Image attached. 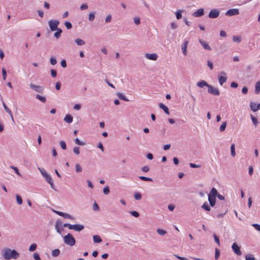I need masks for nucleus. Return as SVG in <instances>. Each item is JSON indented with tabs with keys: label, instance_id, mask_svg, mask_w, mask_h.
Here are the masks:
<instances>
[{
	"label": "nucleus",
	"instance_id": "1",
	"mask_svg": "<svg viewBox=\"0 0 260 260\" xmlns=\"http://www.w3.org/2000/svg\"><path fill=\"white\" fill-rule=\"evenodd\" d=\"M3 252V256L6 260L16 259L19 257V253L15 249L12 250L9 248H5Z\"/></svg>",
	"mask_w": 260,
	"mask_h": 260
},
{
	"label": "nucleus",
	"instance_id": "2",
	"mask_svg": "<svg viewBox=\"0 0 260 260\" xmlns=\"http://www.w3.org/2000/svg\"><path fill=\"white\" fill-rule=\"evenodd\" d=\"M197 86L200 88H203L204 86L208 87V92L209 93L214 95H219L220 94L218 88H215L211 85H209L205 80H201L197 82Z\"/></svg>",
	"mask_w": 260,
	"mask_h": 260
},
{
	"label": "nucleus",
	"instance_id": "3",
	"mask_svg": "<svg viewBox=\"0 0 260 260\" xmlns=\"http://www.w3.org/2000/svg\"><path fill=\"white\" fill-rule=\"evenodd\" d=\"M38 169L40 171L42 175L45 178L46 181L50 185L52 189H55L53 181L52 180L51 177L49 174H48L43 169H41L39 168Z\"/></svg>",
	"mask_w": 260,
	"mask_h": 260
},
{
	"label": "nucleus",
	"instance_id": "4",
	"mask_svg": "<svg viewBox=\"0 0 260 260\" xmlns=\"http://www.w3.org/2000/svg\"><path fill=\"white\" fill-rule=\"evenodd\" d=\"M64 242L70 246H74L76 243V240L71 234H68L63 237Z\"/></svg>",
	"mask_w": 260,
	"mask_h": 260
},
{
	"label": "nucleus",
	"instance_id": "5",
	"mask_svg": "<svg viewBox=\"0 0 260 260\" xmlns=\"http://www.w3.org/2000/svg\"><path fill=\"white\" fill-rule=\"evenodd\" d=\"M59 24V21L57 20H50L48 21V25L49 26L50 29L52 31H55L56 29L58 28V25Z\"/></svg>",
	"mask_w": 260,
	"mask_h": 260
},
{
	"label": "nucleus",
	"instance_id": "6",
	"mask_svg": "<svg viewBox=\"0 0 260 260\" xmlns=\"http://www.w3.org/2000/svg\"><path fill=\"white\" fill-rule=\"evenodd\" d=\"M226 76V74L223 71L219 73L218 76V80L220 85L222 86L223 84L226 81L227 77Z\"/></svg>",
	"mask_w": 260,
	"mask_h": 260
},
{
	"label": "nucleus",
	"instance_id": "7",
	"mask_svg": "<svg viewBox=\"0 0 260 260\" xmlns=\"http://www.w3.org/2000/svg\"><path fill=\"white\" fill-rule=\"evenodd\" d=\"M220 14V11L216 9H212L208 15V17L210 18L214 19L217 18Z\"/></svg>",
	"mask_w": 260,
	"mask_h": 260
},
{
	"label": "nucleus",
	"instance_id": "8",
	"mask_svg": "<svg viewBox=\"0 0 260 260\" xmlns=\"http://www.w3.org/2000/svg\"><path fill=\"white\" fill-rule=\"evenodd\" d=\"M240 246H239L237 243H234L232 245V249L233 252L238 255H241L242 254V252L240 250Z\"/></svg>",
	"mask_w": 260,
	"mask_h": 260
},
{
	"label": "nucleus",
	"instance_id": "9",
	"mask_svg": "<svg viewBox=\"0 0 260 260\" xmlns=\"http://www.w3.org/2000/svg\"><path fill=\"white\" fill-rule=\"evenodd\" d=\"M29 86L31 89L37 92L42 93L44 91V87L41 86L36 85L32 83H30Z\"/></svg>",
	"mask_w": 260,
	"mask_h": 260
},
{
	"label": "nucleus",
	"instance_id": "10",
	"mask_svg": "<svg viewBox=\"0 0 260 260\" xmlns=\"http://www.w3.org/2000/svg\"><path fill=\"white\" fill-rule=\"evenodd\" d=\"M239 14V10L238 9H231L225 12V15L228 16H232Z\"/></svg>",
	"mask_w": 260,
	"mask_h": 260
},
{
	"label": "nucleus",
	"instance_id": "11",
	"mask_svg": "<svg viewBox=\"0 0 260 260\" xmlns=\"http://www.w3.org/2000/svg\"><path fill=\"white\" fill-rule=\"evenodd\" d=\"M62 222L60 220H57L56 221L55 225V228L56 230V232L59 234H61V232L64 230V229L61 228Z\"/></svg>",
	"mask_w": 260,
	"mask_h": 260
},
{
	"label": "nucleus",
	"instance_id": "12",
	"mask_svg": "<svg viewBox=\"0 0 260 260\" xmlns=\"http://www.w3.org/2000/svg\"><path fill=\"white\" fill-rule=\"evenodd\" d=\"M204 14V10L203 8L198 9L192 13V16L196 17H199L203 16Z\"/></svg>",
	"mask_w": 260,
	"mask_h": 260
},
{
	"label": "nucleus",
	"instance_id": "13",
	"mask_svg": "<svg viewBox=\"0 0 260 260\" xmlns=\"http://www.w3.org/2000/svg\"><path fill=\"white\" fill-rule=\"evenodd\" d=\"M199 42L200 43L201 45L203 46V47L207 50H211V48L210 47V46L208 44V43L204 40H202V39H199Z\"/></svg>",
	"mask_w": 260,
	"mask_h": 260
},
{
	"label": "nucleus",
	"instance_id": "14",
	"mask_svg": "<svg viewBox=\"0 0 260 260\" xmlns=\"http://www.w3.org/2000/svg\"><path fill=\"white\" fill-rule=\"evenodd\" d=\"M145 56L146 58L148 59L152 60H157L158 58V55L155 53H146L145 54Z\"/></svg>",
	"mask_w": 260,
	"mask_h": 260
},
{
	"label": "nucleus",
	"instance_id": "15",
	"mask_svg": "<svg viewBox=\"0 0 260 260\" xmlns=\"http://www.w3.org/2000/svg\"><path fill=\"white\" fill-rule=\"evenodd\" d=\"M188 43L189 42L187 40H185V41H184L183 45H182L181 49L182 50L183 54L184 55H187V45L188 44Z\"/></svg>",
	"mask_w": 260,
	"mask_h": 260
},
{
	"label": "nucleus",
	"instance_id": "16",
	"mask_svg": "<svg viewBox=\"0 0 260 260\" xmlns=\"http://www.w3.org/2000/svg\"><path fill=\"white\" fill-rule=\"evenodd\" d=\"M218 194L217 190L215 188H212L210 192V193L208 194V197H213V198H216L217 197V195Z\"/></svg>",
	"mask_w": 260,
	"mask_h": 260
},
{
	"label": "nucleus",
	"instance_id": "17",
	"mask_svg": "<svg viewBox=\"0 0 260 260\" xmlns=\"http://www.w3.org/2000/svg\"><path fill=\"white\" fill-rule=\"evenodd\" d=\"M159 107L161 109H162L165 112V113H166L168 115L170 114V112L167 106H166L164 104H163L162 103L159 104Z\"/></svg>",
	"mask_w": 260,
	"mask_h": 260
},
{
	"label": "nucleus",
	"instance_id": "18",
	"mask_svg": "<svg viewBox=\"0 0 260 260\" xmlns=\"http://www.w3.org/2000/svg\"><path fill=\"white\" fill-rule=\"evenodd\" d=\"M84 229V226L81 224H74V230L77 232H80Z\"/></svg>",
	"mask_w": 260,
	"mask_h": 260
},
{
	"label": "nucleus",
	"instance_id": "19",
	"mask_svg": "<svg viewBox=\"0 0 260 260\" xmlns=\"http://www.w3.org/2000/svg\"><path fill=\"white\" fill-rule=\"evenodd\" d=\"M64 120L68 123H71L73 121V117L70 114H67L64 117Z\"/></svg>",
	"mask_w": 260,
	"mask_h": 260
},
{
	"label": "nucleus",
	"instance_id": "20",
	"mask_svg": "<svg viewBox=\"0 0 260 260\" xmlns=\"http://www.w3.org/2000/svg\"><path fill=\"white\" fill-rule=\"evenodd\" d=\"M208 201L210 206L214 207L216 203V198L208 197Z\"/></svg>",
	"mask_w": 260,
	"mask_h": 260
},
{
	"label": "nucleus",
	"instance_id": "21",
	"mask_svg": "<svg viewBox=\"0 0 260 260\" xmlns=\"http://www.w3.org/2000/svg\"><path fill=\"white\" fill-rule=\"evenodd\" d=\"M116 95L118 96V98L119 99H120L121 100H123L125 102L129 101V100L125 97V96L123 93H121L120 92H117L116 93Z\"/></svg>",
	"mask_w": 260,
	"mask_h": 260
},
{
	"label": "nucleus",
	"instance_id": "22",
	"mask_svg": "<svg viewBox=\"0 0 260 260\" xmlns=\"http://www.w3.org/2000/svg\"><path fill=\"white\" fill-rule=\"evenodd\" d=\"M93 240L95 243H99L102 241L101 238L98 235H94L93 236Z\"/></svg>",
	"mask_w": 260,
	"mask_h": 260
},
{
	"label": "nucleus",
	"instance_id": "23",
	"mask_svg": "<svg viewBox=\"0 0 260 260\" xmlns=\"http://www.w3.org/2000/svg\"><path fill=\"white\" fill-rule=\"evenodd\" d=\"M210 206L207 202H205L202 206V208L207 211H209L211 210Z\"/></svg>",
	"mask_w": 260,
	"mask_h": 260
},
{
	"label": "nucleus",
	"instance_id": "24",
	"mask_svg": "<svg viewBox=\"0 0 260 260\" xmlns=\"http://www.w3.org/2000/svg\"><path fill=\"white\" fill-rule=\"evenodd\" d=\"M36 98L37 99L40 100L43 103H45L46 102V99L45 96H42L40 94H37L36 95Z\"/></svg>",
	"mask_w": 260,
	"mask_h": 260
},
{
	"label": "nucleus",
	"instance_id": "25",
	"mask_svg": "<svg viewBox=\"0 0 260 260\" xmlns=\"http://www.w3.org/2000/svg\"><path fill=\"white\" fill-rule=\"evenodd\" d=\"M256 106L257 105L255 103L250 102V109L253 112H256L257 110Z\"/></svg>",
	"mask_w": 260,
	"mask_h": 260
},
{
	"label": "nucleus",
	"instance_id": "26",
	"mask_svg": "<svg viewBox=\"0 0 260 260\" xmlns=\"http://www.w3.org/2000/svg\"><path fill=\"white\" fill-rule=\"evenodd\" d=\"M260 91V81L256 83L255 86V92L256 94H258Z\"/></svg>",
	"mask_w": 260,
	"mask_h": 260
},
{
	"label": "nucleus",
	"instance_id": "27",
	"mask_svg": "<svg viewBox=\"0 0 260 260\" xmlns=\"http://www.w3.org/2000/svg\"><path fill=\"white\" fill-rule=\"evenodd\" d=\"M56 31L54 33V36L56 39H58L60 37V35L62 32L61 29L58 28L56 29Z\"/></svg>",
	"mask_w": 260,
	"mask_h": 260
},
{
	"label": "nucleus",
	"instance_id": "28",
	"mask_svg": "<svg viewBox=\"0 0 260 260\" xmlns=\"http://www.w3.org/2000/svg\"><path fill=\"white\" fill-rule=\"evenodd\" d=\"M75 43L79 46L83 45L85 44V42L81 39L78 38L75 40Z\"/></svg>",
	"mask_w": 260,
	"mask_h": 260
},
{
	"label": "nucleus",
	"instance_id": "29",
	"mask_svg": "<svg viewBox=\"0 0 260 260\" xmlns=\"http://www.w3.org/2000/svg\"><path fill=\"white\" fill-rule=\"evenodd\" d=\"M231 155L233 157L235 156L236 152H235V144H232L231 146Z\"/></svg>",
	"mask_w": 260,
	"mask_h": 260
},
{
	"label": "nucleus",
	"instance_id": "30",
	"mask_svg": "<svg viewBox=\"0 0 260 260\" xmlns=\"http://www.w3.org/2000/svg\"><path fill=\"white\" fill-rule=\"evenodd\" d=\"M61 216L64 218H68L72 220H74L75 219V218L72 215L64 212H63Z\"/></svg>",
	"mask_w": 260,
	"mask_h": 260
},
{
	"label": "nucleus",
	"instance_id": "31",
	"mask_svg": "<svg viewBox=\"0 0 260 260\" xmlns=\"http://www.w3.org/2000/svg\"><path fill=\"white\" fill-rule=\"evenodd\" d=\"M60 250L58 249H55L54 250H53L52 251V255L54 257H56L58 256L60 254Z\"/></svg>",
	"mask_w": 260,
	"mask_h": 260
},
{
	"label": "nucleus",
	"instance_id": "32",
	"mask_svg": "<svg viewBox=\"0 0 260 260\" xmlns=\"http://www.w3.org/2000/svg\"><path fill=\"white\" fill-rule=\"evenodd\" d=\"M75 143H76V144L80 146H84L86 145V143L84 142L80 141V140L78 138L75 139Z\"/></svg>",
	"mask_w": 260,
	"mask_h": 260
},
{
	"label": "nucleus",
	"instance_id": "33",
	"mask_svg": "<svg viewBox=\"0 0 260 260\" xmlns=\"http://www.w3.org/2000/svg\"><path fill=\"white\" fill-rule=\"evenodd\" d=\"M95 12H90L88 16V20L92 21L95 18Z\"/></svg>",
	"mask_w": 260,
	"mask_h": 260
},
{
	"label": "nucleus",
	"instance_id": "34",
	"mask_svg": "<svg viewBox=\"0 0 260 260\" xmlns=\"http://www.w3.org/2000/svg\"><path fill=\"white\" fill-rule=\"evenodd\" d=\"M250 117H251V119L254 125L255 126V127H256L258 124V123L257 118L252 115H251Z\"/></svg>",
	"mask_w": 260,
	"mask_h": 260
},
{
	"label": "nucleus",
	"instance_id": "35",
	"mask_svg": "<svg viewBox=\"0 0 260 260\" xmlns=\"http://www.w3.org/2000/svg\"><path fill=\"white\" fill-rule=\"evenodd\" d=\"M245 260H255V258L253 254H247L245 255Z\"/></svg>",
	"mask_w": 260,
	"mask_h": 260
},
{
	"label": "nucleus",
	"instance_id": "36",
	"mask_svg": "<svg viewBox=\"0 0 260 260\" xmlns=\"http://www.w3.org/2000/svg\"><path fill=\"white\" fill-rule=\"evenodd\" d=\"M233 41L235 42L239 43L241 41V38L238 36H234L233 37Z\"/></svg>",
	"mask_w": 260,
	"mask_h": 260
},
{
	"label": "nucleus",
	"instance_id": "37",
	"mask_svg": "<svg viewBox=\"0 0 260 260\" xmlns=\"http://www.w3.org/2000/svg\"><path fill=\"white\" fill-rule=\"evenodd\" d=\"M157 233L161 236H164L167 233V231L162 229H158Z\"/></svg>",
	"mask_w": 260,
	"mask_h": 260
},
{
	"label": "nucleus",
	"instance_id": "38",
	"mask_svg": "<svg viewBox=\"0 0 260 260\" xmlns=\"http://www.w3.org/2000/svg\"><path fill=\"white\" fill-rule=\"evenodd\" d=\"M37 247V246L36 244H32L29 247V251L31 252L34 251L35 250H36Z\"/></svg>",
	"mask_w": 260,
	"mask_h": 260
},
{
	"label": "nucleus",
	"instance_id": "39",
	"mask_svg": "<svg viewBox=\"0 0 260 260\" xmlns=\"http://www.w3.org/2000/svg\"><path fill=\"white\" fill-rule=\"evenodd\" d=\"M59 144H60V146L61 147V148L63 149V150H66L67 149V145H66V142L64 141H61L59 142Z\"/></svg>",
	"mask_w": 260,
	"mask_h": 260
},
{
	"label": "nucleus",
	"instance_id": "40",
	"mask_svg": "<svg viewBox=\"0 0 260 260\" xmlns=\"http://www.w3.org/2000/svg\"><path fill=\"white\" fill-rule=\"evenodd\" d=\"M219 256H220V250L216 248L215 251V259L216 260H217L219 258Z\"/></svg>",
	"mask_w": 260,
	"mask_h": 260
},
{
	"label": "nucleus",
	"instance_id": "41",
	"mask_svg": "<svg viewBox=\"0 0 260 260\" xmlns=\"http://www.w3.org/2000/svg\"><path fill=\"white\" fill-rule=\"evenodd\" d=\"M226 126V122L225 121V122H223L222 123V124L220 125V128H219L220 131L221 132H223L225 130Z\"/></svg>",
	"mask_w": 260,
	"mask_h": 260
},
{
	"label": "nucleus",
	"instance_id": "42",
	"mask_svg": "<svg viewBox=\"0 0 260 260\" xmlns=\"http://www.w3.org/2000/svg\"><path fill=\"white\" fill-rule=\"evenodd\" d=\"M182 10H178L176 13V16L177 19H180L182 18Z\"/></svg>",
	"mask_w": 260,
	"mask_h": 260
},
{
	"label": "nucleus",
	"instance_id": "43",
	"mask_svg": "<svg viewBox=\"0 0 260 260\" xmlns=\"http://www.w3.org/2000/svg\"><path fill=\"white\" fill-rule=\"evenodd\" d=\"M139 178L141 180H143V181H152V179L150 178H148V177H145V176H140L139 177Z\"/></svg>",
	"mask_w": 260,
	"mask_h": 260
},
{
	"label": "nucleus",
	"instance_id": "44",
	"mask_svg": "<svg viewBox=\"0 0 260 260\" xmlns=\"http://www.w3.org/2000/svg\"><path fill=\"white\" fill-rule=\"evenodd\" d=\"M16 201L19 205H21L22 204L23 201L22 198L19 196L17 194L16 195Z\"/></svg>",
	"mask_w": 260,
	"mask_h": 260
},
{
	"label": "nucleus",
	"instance_id": "45",
	"mask_svg": "<svg viewBox=\"0 0 260 260\" xmlns=\"http://www.w3.org/2000/svg\"><path fill=\"white\" fill-rule=\"evenodd\" d=\"M73 152L76 155L79 154H80V148L78 146L74 147L73 148Z\"/></svg>",
	"mask_w": 260,
	"mask_h": 260
},
{
	"label": "nucleus",
	"instance_id": "46",
	"mask_svg": "<svg viewBox=\"0 0 260 260\" xmlns=\"http://www.w3.org/2000/svg\"><path fill=\"white\" fill-rule=\"evenodd\" d=\"M64 228H68L70 230H73L74 228V224L72 225L69 223H64L63 225Z\"/></svg>",
	"mask_w": 260,
	"mask_h": 260
},
{
	"label": "nucleus",
	"instance_id": "47",
	"mask_svg": "<svg viewBox=\"0 0 260 260\" xmlns=\"http://www.w3.org/2000/svg\"><path fill=\"white\" fill-rule=\"evenodd\" d=\"M129 213L135 217H138L140 216L139 213L136 211H132L129 212Z\"/></svg>",
	"mask_w": 260,
	"mask_h": 260
},
{
	"label": "nucleus",
	"instance_id": "48",
	"mask_svg": "<svg viewBox=\"0 0 260 260\" xmlns=\"http://www.w3.org/2000/svg\"><path fill=\"white\" fill-rule=\"evenodd\" d=\"M75 167H76V172L77 173H80V172H82V168L79 164H76Z\"/></svg>",
	"mask_w": 260,
	"mask_h": 260
},
{
	"label": "nucleus",
	"instance_id": "49",
	"mask_svg": "<svg viewBox=\"0 0 260 260\" xmlns=\"http://www.w3.org/2000/svg\"><path fill=\"white\" fill-rule=\"evenodd\" d=\"M50 63L52 65H55L57 63V60L55 57H51L50 59Z\"/></svg>",
	"mask_w": 260,
	"mask_h": 260
},
{
	"label": "nucleus",
	"instance_id": "50",
	"mask_svg": "<svg viewBox=\"0 0 260 260\" xmlns=\"http://www.w3.org/2000/svg\"><path fill=\"white\" fill-rule=\"evenodd\" d=\"M10 168L15 171V172L19 176H21V174L19 173L18 169L14 166H10Z\"/></svg>",
	"mask_w": 260,
	"mask_h": 260
},
{
	"label": "nucleus",
	"instance_id": "51",
	"mask_svg": "<svg viewBox=\"0 0 260 260\" xmlns=\"http://www.w3.org/2000/svg\"><path fill=\"white\" fill-rule=\"evenodd\" d=\"M134 197L136 200H140L142 199V195L140 193H136L134 195Z\"/></svg>",
	"mask_w": 260,
	"mask_h": 260
},
{
	"label": "nucleus",
	"instance_id": "52",
	"mask_svg": "<svg viewBox=\"0 0 260 260\" xmlns=\"http://www.w3.org/2000/svg\"><path fill=\"white\" fill-rule=\"evenodd\" d=\"M3 107L4 108V109L8 113V114H10V112H11V111L10 110V109L7 106V105H6L5 103L4 102H3Z\"/></svg>",
	"mask_w": 260,
	"mask_h": 260
},
{
	"label": "nucleus",
	"instance_id": "53",
	"mask_svg": "<svg viewBox=\"0 0 260 260\" xmlns=\"http://www.w3.org/2000/svg\"><path fill=\"white\" fill-rule=\"evenodd\" d=\"M64 25L68 29H71L72 27L71 23L69 21L65 22Z\"/></svg>",
	"mask_w": 260,
	"mask_h": 260
},
{
	"label": "nucleus",
	"instance_id": "54",
	"mask_svg": "<svg viewBox=\"0 0 260 260\" xmlns=\"http://www.w3.org/2000/svg\"><path fill=\"white\" fill-rule=\"evenodd\" d=\"M103 192L105 194H108L110 192V189L109 186H107L103 189Z\"/></svg>",
	"mask_w": 260,
	"mask_h": 260
},
{
	"label": "nucleus",
	"instance_id": "55",
	"mask_svg": "<svg viewBox=\"0 0 260 260\" xmlns=\"http://www.w3.org/2000/svg\"><path fill=\"white\" fill-rule=\"evenodd\" d=\"M2 75L3 79L5 80L7 77V71L5 68L2 69Z\"/></svg>",
	"mask_w": 260,
	"mask_h": 260
},
{
	"label": "nucleus",
	"instance_id": "56",
	"mask_svg": "<svg viewBox=\"0 0 260 260\" xmlns=\"http://www.w3.org/2000/svg\"><path fill=\"white\" fill-rule=\"evenodd\" d=\"M50 72H51V75L52 77L53 78H55L57 76V72L54 69H51L50 70Z\"/></svg>",
	"mask_w": 260,
	"mask_h": 260
},
{
	"label": "nucleus",
	"instance_id": "57",
	"mask_svg": "<svg viewBox=\"0 0 260 260\" xmlns=\"http://www.w3.org/2000/svg\"><path fill=\"white\" fill-rule=\"evenodd\" d=\"M134 21L136 25H139L141 23V22H140V18L139 17H134Z\"/></svg>",
	"mask_w": 260,
	"mask_h": 260
},
{
	"label": "nucleus",
	"instance_id": "58",
	"mask_svg": "<svg viewBox=\"0 0 260 260\" xmlns=\"http://www.w3.org/2000/svg\"><path fill=\"white\" fill-rule=\"evenodd\" d=\"M213 237L215 242L218 245V246H220V241L218 237L215 234L213 235Z\"/></svg>",
	"mask_w": 260,
	"mask_h": 260
},
{
	"label": "nucleus",
	"instance_id": "59",
	"mask_svg": "<svg viewBox=\"0 0 260 260\" xmlns=\"http://www.w3.org/2000/svg\"><path fill=\"white\" fill-rule=\"evenodd\" d=\"M112 19V16L110 14L108 15L105 19V22L106 23H109L111 21Z\"/></svg>",
	"mask_w": 260,
	"mask_h": 260
},
{
	"label": "nucleus",
	"instance_id": "60",
	"mask_svg": "<svg viewBox=\"0 0 260 260\" xmlns=\"http://www.w3.org/2000/svg\"><path fill=\"white\" fill-rule=\"evenodd\" d=\"M189 166L192 168H200L201 167V165H197L193 163H190Z\"/></svg>",
	"mask_w": 260,
	"mask_h": 260
},
{
	"label": "nucleus",
	"instance_id": "61",
	"mask_svg": "<svg viewBox=\"0 0 260 260\" xmlns=\"http://www.w3.org/2000/svg\"><path fill=\"white\" fill-rule=\"evenodd\" d=\"M33 256L35 260H41L40 255L38 253H34Z\"/></svg>",
	"mask_w": 260,
	"mask_h": 260
},
{
	"label": "nucleus",
	"instance_id": "62",
	"mask_svg": "<svg viewBox=\"0 0 260 260\" xmlns=\"http://www.w3.org/2000/svg\"><path fill=\"white\" fill-rule=\"evenodd\" d=\"M149 169H150L149 167L148 166H146L142 167L141 169V170L143 172L146 173L149 171Z\"/></svg>",
	"mask_w": 260,
	"mask_h": 260
},
{
	"label": "nucleus",
	"instance_id": "63",
	"mask_svg": "<svg viewBox=\"0 0 260 260\" xmlns=\"http://www.w3.org/2000/svg\"><path fill=\"white\" fill-rule=\"evenodd\" d=\"M60 65L63 68H66L67 66L66 60L65 59H62L61 61Z\"/></svg>",
	"mask_w": 260,
	"mask_h": 260
},
{
	"label": "nucleus",
	"instance_id": "64",
	"mask_svg": "<svg viewBox=\"0 0 260 260\" xmlns=\"http://www.w3.org/2000/svg\"><path fill=\"white\" fill-rule=\"evenodd\" d=\"M252 226L254 227L256 230L260 232V225L257 223H253Z\"/></svg>",
	"mask_w": 260,
	"mask_h": 260
}]
</instances>
